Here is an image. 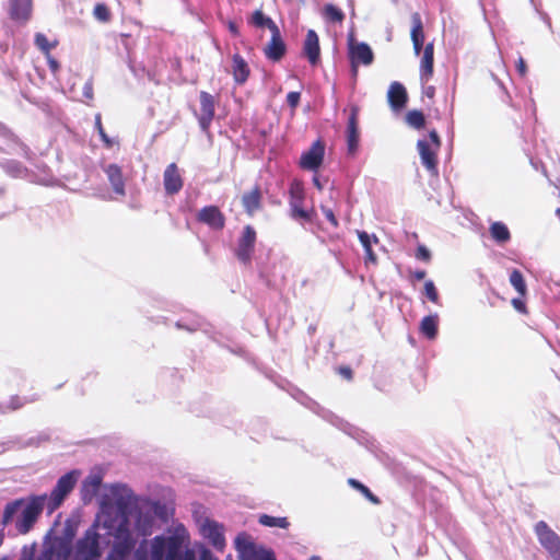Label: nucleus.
Segmentation results:
<instances>
[{
	"mask_svg": "<svg viewBox=\"0 0 560 560\" xmlns=\"http://www.w3.org/2000/svg\"><path fill=\"white\" fill-rule=\"evenodd\" d=\"M112 498L104 497L101 501L100 512L97 514V524L107 533H118L120 530H131L130 514L133 504L132 492L124 486H113L110 488Z\"/></svg>",
	"mask_w": 560,
	"mask_h": 560,
	"instance_id": "f257e3e1",
	"label": "nucleus"
},
{
	"mask_svg": "<svg viewBox=\"0 0 560 560\" xmlns=\"http://www.w3.org/2000/svg\"><path fill=\"white\" fill-rule=\"evenodd\" d=\"M189 542V534L183 525L175 527L172 535L155 536L151 540L152 560H196L192 549H186L182 555V549Z\"/></svg>",
	"mask_w": 560,
	"mask_h": 560,
	"instance_id": "f03ea898",
	"label": "nucleus"
},
{
	"mask_svg": "<svg viewBox=\"0 0 560 560\" xmlns=\"http://www.w3.org/2000/svg\"><path fill=\"white\" fill-rule=\"evenodd\" d=\"M47 508V495H33L27 500L18 499L8 503L3 510L2 523H11L13 517L20 513L16 521V528L21 534H26L33 527L44 508Z\"/></svg>",
	"mask_w": 560,
	"mask_h": 560,
	"instance_id": "7ed1b4c3",
	"label": "nucleus"
},
{
	"mask_svg": "<svg viewBox=\"0 0 560 560\" xmlns=\"http://www.w3.org/2000/svg\"><path fill=\"white\" fill-rule=\"evenodd\" d=\"M107 535L113 537V542L106 560H152L148 540L142 539L138 542L132 530L118 529V533Z\"/></svg>",
	"mask_w": 560,
	"mask_h": 560,
	"instance_id": "20e7f679",
	"label": "nucleus"
},
{
	"mask_svg": "<svg viewBox=\"0 0 560 560\" xmlns=\"http://www.w3.org/2000/svg\"><path fill=\"white\" fill-rule=\"evenodd\" d=\"M101 526L97 521L88 528L75 545L74 560H101L100 534L96 528Z\"/></svg>",
	"mask_w": 560,
	"mask_h": 560,
	"instance_id": "39448f33",
	"label": "nucleus"
},
{
	"mask_svg": "<svg viewBox=\"0 0 560 560\" xmlns=\"http://www.w3.org/2000/svg\"><path fill=\"white\" fill-rule=\"evenodd\" d=\"M79 477V471L71 470L61 476L49 497H47V510L52 513L57 510L66 499V497L74 489Z\"/></svg>",
	"mask_w": 560,
	"mask_h": 560,
	"instance_id": "423d86ee",
	"label": "nucleus"
},
{
	"mask_svg": "<svg viewBox=\"0 0 560 560\" xmlns=\"http://www.w3.org/2000/svg\"><path fill=\"white\" fill-rule=\"evenodd\" d=\"M195 518L201 536L208 539L217 550L223 551L225 548L223 524L203 515H196Z\"/></svg>",
	"mask_w": 560,
	"mask_h": 560,
	"instance_id": "0eeeda50",
	"label": "nucleus"
},
{
	"mask_svg": "<svg viewBox=\"0 0 560 560\" xmlns=\"http://www.w3.org/2000/svg\"><path fill=\"white\" fill-rule=\"evenodd\" d=\"M535 533L541 546L553 560H560V537L546 522L540 521L535 526Z\"/></svg>",
	"mask_w": 560,
	"mask_h": 560,
	"instance_id": "6e6552de",
	"label": "nucleus"
},
{
	"mask_svg": "<svg viewBox=\"0 0 560 560\" xmlns=\"http://www.w3.org/2000/svg\"><path fill=\"white\" fill-rule=\"evenodd\" d=\"M256 231L252 225H246L237 240L235 248L236 258L245 266L250 265L255 252Z\"/></svg>",
	"mask_w": 560,
	"mask_h": 560,
	"instance_id": "1a4fd4ad",
	"label": "nucleus"
},
{
	"mask_svg": "<svg viewBox=\"0 0 560 560\" xmlns=\"http://www.w3.org/2000/svg\"><path fill=\"white\" fill-rule=\"evenodd\" d=\"M71 542L62 537L52 538L37 560H70Z\"/></svg>",
	"mask_w": 560,
	"mask_h": 560,
	"instance_id": "9d476101",
	"label": "nucleus"
},
{
	"mask_svg": "<svg viewBox=\"0 0 560 560\" xmlns=\"http://www.w3.org/2000/svg\"><path fill=\"white\" fill-rule=\"evenodd\" d=\"M349 59L352 74L355 77L358 73V65L370 66L374 60V54L366 43L350 42Z\"/></svg>",
	"mask_w": 560,
	"mask_h": 560,
	"instance_id": "9b49d317",
	"label": "nucleus"
},
{
	"mask_svg": "<svg viewBox=\"0 0 560 560\" xmlns=\"http://www.w3.org/2000/svg\"><path fill=\"white\" fill-rule=\"evenodd\" d=\"M325 156V144L322 140H316L311 148L303 152L300 158V166L307 171H317L323 164Z\"/></svg>",
	"mask_w": 560,
	"mask_h": 560,
	"instance_id": "f8f14e48",
	"label": "nucleus"
},
{
	"mask_svg": "<svg viewBox=\"0 0 560 560\" xmlns=\"http://www.w3.org/2000/svg\"><path fill=\"white\" fill-rule=\"evenodd\" d=\"M200 100V115L198 116V122L200 129L207 132L214 117L215 101L213 95L206 91H201L199 95Z\"/></svg>",
	"mask_w": 560,
	"mask_h": 560,
	"instance_id": "ddd939ff",
	"label": "nucleus"
},
{
	"mask_svg": "<svg viewBox=\"0 0 560 560\" xmlns=\"http://www.w3.org/2000/svg\"><path fill=\"white\" fill-rule=\"evenodd\" d=\"M270 33L271 38L264 48V54L268 60L278 62L284 57L287 52V45L281 36L279 27Z\"/></svg>",
	"mask_w": 560,
	"mask_h": 560,
	"instance_id": "4468645a",
	"label": "nucleus"
},
{
	"mask_svg": "<svg viewBox=\"0 0 560 560\" xmlns=\"http://www.w3.org/2000/svg\"><path fill=\"white\" fill-rule=\"evenodd\" d=\"M417 149L420 155L421 164L431 174H438L436 153L439 150H435V148L432 147L429 140L425 138L418 140Z\"/></svg>",
	"mask_w": 560,
	"mask_h": 560,
	"instance_id": "2eb2a0df",
	"label": "nucleus"
},
{
	"mask_svg": "<svg viewBox=\"0 0 560 560\" xmlns=\"http://www.w3.org/2000/svg\"><path fill=\"white\" fill-rule=\"evenodd\" d=\"M358 107L353 106L347 124V150L349 155H354L359 148Z\"/></svg>",
	"mask_w": 560,
	"mask_h": 560,
	"instance_id": "dca6fc26",
	"label": "nucleus"
},
{
	"mask_svg": "<svg viewBox=\"0 0 560 560\" xmlns=\"http://www.w3.org/2000/svg\"><path fill=\"white\" fill-rule=\"evenodd\" d=\"M33 0H9V16L16 23H26L32 15Z\"/></svg>",
	"mask_w": 560,
	"mask_h": 560,
	"instance_id": "f3484780",
	"label": "nucleus"
},
{
	"mask_svg": "<svg viewBox=\"0 0 560 560\" xmlns=\"http://www.w3.org/2000/svg\"><path fill=\"white\" fill-rule=\"evenodd\" d=\"M303 52L312 66H316L320 57L319 39L314 30H308L303 43Z\"/></svg>",
	"mask_w": 560,
	"mask_h": 560,
	"instance_id": "a211bd4d",
	"label": "nucleus"
},
{
	"mask_svg": "<svg viewBox=\"0 0 560 560\" xmlns=\"http://www.w3.org/2000/svg\"><path fill=\"white\" fill-rule=\"evenodd\" d=\"M164 189L167 195L178 192L183 187V179L175 163L166 166L163 175Z\"/></svg>",
	"mask_w": 560,
	"mask_h": 560,
	"instance_id": "6ab92c4d",
	"label": "nucleus"
},
{
	"mask_svg": "<svg viewBox=\"0 0 560 560\" xmlns=\"http://www.w3.org/2000/svg\"><path fill=\"white\" fill-rule=\"evenodd\" d=\"M387 100L393 110L398 112L402 109L408 100L405 86L399 82H393L387 92Z\"/></svg>",
	"mask_w": 560,
	"mask_h": 560,
	"instance_id": "aec40b11",
	"label": "nucleus"
},
{
	"mask_svg": "<svg viewBox=\"0 0 560 560\" xmlns=\"http://www.w3.org/2000/svg\"><path fill=\"white\" fill-rule=\"evenodd\" d=\"M232 74L236 84H244L250 74V69L246 60L240 55L234 54L232 57Z\"/></svg>",
	"mask_w": 560,
	"mask_h": 560,
	"instance_id": "412c9836",
	"label": "nucleus"
},
{
	"mask_svg": "<svg viewBox=\"0 0 560 560\" xmlns=\"http://www.w3.org/2000/svg\"><path fill=\"white\" fill-rule=\"evenodd\" d=\"M411 42L413 46V50L416 55H420L421 50H424L423 44H424V33H423V24L421 21V16L419 13H413L411 15Z\"/></svg>",
	"mask_w": 560,
	"mask_h": 560,
	"instance_id": "4be33fe9",
	"label": "nucleus"
},
{
	"mask_svg": "<svg viewBox=\"0 0 560 560\" xmlns=\"http://www.w3.org/2000/svg\"><path fill=\"white\" fill-rule=\"evenodd\" d=\"M434 46L433 43L425 45L420 62V79L428 82L433 74Z\"/></svg>",
	"mask_w": 560,
	"mask_h": 560,
	"instance_id": "5701e85b",
	"label": "nucleus"
},
{
	"mask_svg": "<svg viewBox=\"0 0 560 560\" xmlns=\"http://www.w3.org/2000/svg\"><path fill=\"white\" fill-rule=\"evenodd\" d=\"M419 330L429 340H434L439 331V315L424 316L420 322Z\"/></svg>",
	"mask_w": 560,
	"mask_h": 560,
	"instance_id": "b1692460",
	"label": "nucleus"
},
{
	"mask_svg": "<svg viewBox=\"0 0 560 560\" xmlns=\"http://www.w3.org/2000/svg\"><path fill=\"white\" fill-rule=\"evenodd\" d=\"M105 173L114 191L117 194H124L125 182L121 168L117 164H109L105 167Z\"/></svg>",
	"mask_w": 560,
	"mask_h": 560,
	"instance_id": "393cba45",
	"label": "nucleus"
},
{
	"mask_svg": "<svg viewBox=\"0 0 560 560\" xmlns=\"http://www.w3.org/2000/svg\"><path fill=\"white\" fill-rule=\"evenodd\" d=\"M153 521L152 515L139 511L135 522L136 537L141 536L145 539L147 536H150L152 534Z\"/></svg>",
	"mask_w": 560,
	"mask_h": 560,
	"instance_id": "a878e982",
	"label": "nucleus"
},
{
	"mask_svg": "<svg viewBox=\"0 0 560 560\" xmlns=\"http://www.w3.org/2000/svg\"><path fill=\"white\" fill-rule=\"evenodd\" d=\"M358 237L365 252V264H376L377 257L372 249V243H378V238L375 235H370L365 231H358Z\"/></svg>",
	"mask_w": 560,
	"mask_h": 560,
	"instance_id": "bb28decb",
	"label": "nucleus"
},
{
	"mask_svg": "<svg viewBox=\"0 0 560 560\" xmlns=\"http://www.w3.org/2000/svg\"><path fill=\"white\" fill-rule=\"evenodd\" d=\"M0 166L11 177L23 178L27 176V168L16 160H2Z\"/></svg>",
	"mask_w": 560,
	"mask_h": 560,
	"instance_id": "cd10ccee",
	"label": "nucleus"
},
{
	"mask_svg": "<svg viewBox=\"0 0 560 560\" xmlns=\"http://www.w3.org/2000/svg\"><path fill=\"white\" fill-rule=\"evenodd\" d=\"M197 221L217 230L222 229L225 222L222 212H197Z\"/></svg>",
	"mask_w": 560,
	"mask_h": 560,
	"instance_id": "c85d7f7f",
	"label": "nucleus"
},
{
	"mask_svg": "<svg viewBox=\"0 0 560 560\" xmlns=\"http://www.w3.org/2000/svg\"><path fill=\"white\" fill-rule=\"evenodd\" d=\"M101 486V478L97 476L89 477L83 481L81 493L83 501H91Z\"/></svg>",
	"mask_w": 560,
	"mask_h": 560,
	"instance_id": "c756f323",
	"label": "nucleus"
},
{
	"mask_svg": "<svg viewBox=\"0 0 560 560\" xmlns=\"http://www.w3.org/2000/svg\"><path fill=\"white\" fill-rule=\"evenodd\" d=\"M261 191L255 186L250 191L245 192L242 197V203L245 210H256L260 206Z\"/></svg>",
	"mask_w": 560,
	"mask_h": 560,
	"instance_id": "7c9ffc66",
	"label": "nucleus"
},
{
	"mask_svg": "<svg viewBox=\"0 0 560 560\" xmlns=\"http://www.w3.org/2000/svg\"><path fill=\"white\" fill-rule=\"evenodd\" d=\"M249 23L256 27H267L270 32L278 28V25L273 22V20L265 15L261 10H256L252 14Z\"/></svg>",
	"mask_w": 560,
	"mask_h": 560,
	"instance_id": "2f4dec72",
	"label": "nucleus"
},
{
	"mask_svg": "<svg viewBox=\"0 0 560 560\" xmlns=\"http://www.w3.org/2000/svg\"><path fill=\"white\" fill-rule=\"evenodd\" d=\"M510 283L518 293L520 296L526 298L527 285L523 273L518 269H513L510 273Z\"/></svg>",
	"mask_w": 560,
	"mask_h": 560,
	"instance_id": "473e14b6",
	"label": "nucleus"
},
{
	"mask_svg": "<svg viewBox=\"0 0 560 560\" xmlns=\"http://www.w3.org/2000/svg\"><path fill=\"white\" fill-rule=\"evenodd\" d=\"M235 549L238 552V558L244 555V552H247L248 550L256 547L255 542L253 541L252 537L245 533L242 532L237 534L234 540Z\"/></svg>",
	"mask_w": 560,
	"mask_h": 560,
	"instance_id": "72a5a7b5",
	"label": "nucleus"
},
{
	"mask_svg": "<svg viewBox=\"0 0 560 560\" xmlns=\"http://www.w3.org/2000/svg\"><path fill=\"white\" fill-rule=\"evenodd\" d=\"M36 400H37L36 396H33L30 399H27V398L21 397L19 395H13L10 397V399L4 408H2L0 406V411L1 412L16 411V410L21 409L22 407H24V405H26L28 402H34Z\"/></svg>",
	"mask_w": 560,
	"mask_h": 560,
	"instance_id": "f704fd0d",
	"label": "nucleus"
},
{
	"mask_svg": "<svg viewBox=\"0 0 560 560\" xmlns=\"http://www.w3.org/2000/svg\"><path fill=\"white\" fill-rule=\"evenodd\" d=\"M490 234L492 238L499 243H505L511 238L509 229L502 222L492 223L490 226Z\"/></svg>",
	"mask_w": 560,
	"mask_h": 560,
	"instance_id": "c9c22d12",
	"label": "nucleus"
},
{
	"mask_svg": "<svg viewBox=\"0 0 560 560\" xmlns=\"http://www.w3.org/2000/svg\"><path fill=\"white\" fill-rule=\"evenodd\" d=\"M348 483L353 489L360 491L373 504H380L381 503V500L378 499V497H376L365 485H363L359 480L350 478L348 480Z\"/></svg>",
	"mask_w": 560,
	"mask_h": 560,
	"instance_id": "e433bc0d",
	"label": "nucleus"
},
{
	"mask_svg": "<svg viewBox=\"0 0 560 560\" xmlns=\"http://www.w3.org/2000/svg\"><path fill=\"white\" fill-rule=\"evenodd\" d=\"M259 523L264 526L279 528H288L290 525L287 517H275L267 514L260 515Z\"/></svg>",
	"mask_w": 560,
	"mask_h": 560,
	"instance_id": "4c0bfd02",
	"label": "nucleus"
},
{
	"mask_svg": "<svg viewBox=\"0 0 560 560\" xmlns=\"http://www.w3.org/2000/svg\"><path fill=\"white\" fill-rule=\"evenodd\" d=\"M406 122L415 128V129H421L425 125V117L421 110H409L406 115Z\"/></svg>",
	"mask_w": 560,
	"mask_h": 560,
	"instance_id": "58836bf2",
	"label": "nucleus"
},
{
	"mask_svg": "<svg viewBox=\"0 0 560 560\" xmlns=\"http://www.w3.org/2000/svg\"><path fill=\"white\" fill-rule=\"evenodd\" d=\"M34 43L36 47L46 55H48L49 51L57 45V42L50 43L46 35L43 33L35 34Z\"/></svg>",
	"mask_w": 560,
	"mask_h": 560,
	"instance_id": "ea45409f",
	"label": "nucleus"
},
{
	"mask_svg": "<svg viewBox=\"0 0 560 560\" xmlns=\"http://www.w3.org/2000/svg\"><path fill=\"white\" fill-rule=\"evenodd\" d=\"M271 552V550L255 547L247 552H244V555L240 557V560H264L267 558V555H270Z\"/></svg>",
	"mask_w": 560,
	"mask_h": 560,
	"instance_id": "a19ab883",
	"label": "nucleus"
},
{
	"mask_svg": "<svg viewBox=\"0 0 560 560\" xmlns=\"http://www.w3.org/2000/svg\"><path fill=\"white\" fill-rule=\"evenodd\" d=\"M423 292L432 303L440 304V295L432 280L425 281Z\"/></svg>",
	"mask_w": 560,
	"mask_h": 560,
	"instance_id": "79ce46f5",
	"label": "nucleus"
},
{
	"mask_svg": "<svg viewBox=\"0 0 560 560\" xmlns=\"http://www.w3.org/2000/svg\"><path fill=\"white\" fill-rule=\"evenodd\" d=\"M324 11L326 18L332 22H341L345 18L343 12L334 4H326Z\"/></svg>",
	"mask_w": 560,
	"mask_h": 560,
	"instance_id": "37998d69",
	"label": "nucleus"
},
{
	"mask_svg": "<svg viewBox=\"0 0 560 560\" xmlns=\"http://www.w3.org/2000/svg\"><path fill=\"white\" fill-rule=\"evenodd\" d=\"M291 192V210L298 211V210H304L301 205V198H302V188L299 185L292 186L290 189Z\"/></svg>",
	"mask_w": 560,
	"mask_h": 560,
	"instance_id": "c03bdc74",
	"label": "nucleus"
},
{
	"mask_svg": "<svg viewBox=\"0 0 560 560\" xmlns=\"http://www.w3.org/2000/svg\"><path fill=\"white\" fill-rule=\"evenodd\" d=\"M95 129L97 130L102 141L105 143L106 147H112L113 141L110 138L106 135L103 125H102V117L101 114L95 115Z\"/></svg>",
	"mask_w": 560,
	"mask_h": 560,
	"instance_id": "a18cd8bd",
	"label": "nucleus"
},
{
	"mask_svg": "<svg viewBox=\"0 0 560 560\" xmlns=\"http://www.w3.org/2000/svg\"><path fill=\"white\" fill-rule=\"evenodd\" d=\"M94 16L100 21H107L109 19V11L103 3H98L94 7Z\"/></svg>",
	"mask_w": 560,
	"mask_h": 560,
	"instance_id": "49530a36",
	"label": "nucleus"
},
{
	"mask_svg": "<svg viewBox=\"0 0 560 560\" xmlns=\"http://www.w3.org/2000/svg\"><path fill=\"white\" fill-rule=\"evenodd\" d=\"M511 304L514 307V310L517 311L518 313L524 314V315L528 314V308L525 303V298H522V296L514 298V299H512Z\"/></svg>",
	"mask_w": 560,
	"mask_h": 560,
	"instance_id": "de8ad7c7",
	"label": "nucleus"
},
{
	"mask_svg": "<svg viewBox=\"0 0 560 560\" xmlns=\"http://www.w3.org/2000/svg\"><path fill=\"white\" fill-rule=\"evenodd\" d=\"M416 258L422 260L424 262H429L431 260V253L424 245H419L416 250Z\"/></svg>",
	"mask_w": 560,
	"mask_h": 560,
	"instance_id": "09e8293b",
	"label": "nucleus"
},
{
	"mask_svg": "<svg viewBox=\"0 0 560 560\" xmlns=\"http://www.w3.org/2000/svg\"><path fill=\"white\" fill-rule=\"evenodd\" d=\"M300 100H301V93L300 92H296V91H292V92H289L287 94V103L288 105L294 109L298 107L299 103H300Z\"/></svg>",
	"mask_w": 560,
	"mask_h": 560,
	"instance_id": "8fccbe9b",
	"label": "nucleus"
},
{
	"mask_svg": "<svg viewBox=\"0 0 560 560\" xmlns=\"http://www.w3.org/2000/svg\"><path fill=\"white\" fill-rule=\"evenodd\" d=\"M0 137L5 138V139H10L13 142H15V143L19 142V139L2 122H0Z\"/></svg>",
	"mask_w": 560,
	"mask_h": 560,
	"instance_id": "3c124183",
	"label": "nucleus"
},
{
	"mask_svg": "<svg viewBox=\"0 0 560 560\" xmlns=\"http://www.w3.org/2000/svg\"><path fill=\"white\" fill-rule=\"evenodd\" d=\"M337 372L339 375H341L347 381H352V378H353L352 369L348 365L339 366Z\"/></svg>",
	"mask_w": 560,
	"mask_h": 560,
	"instance_id": "603ef678",
	"label": "nucleus"
},
{
	"mask_svg": "<svg viewBox=\"0 0 560 560\" xmlns=\"http://www.w3.org/2000/svg\"><path fill=\"white\" fill-rule=\"evenodd\" d=\"M83 96L88 100H93L94 93H93V81L92 79L88 80L82 90Z\"/></svg>",
	"mask_w": 560,
	"mask_h": 560,
	"instance_id": "864d4df0",
	"label": "nucleus"
},
{
	"mask_svg": "<svg viewBox=\"0 0 560 560\" xmlns=\"http://www.w3.org/2000/svg\"><path fill=\"white\" fill-rule=\"evenodd\" d=\"M429 142L431 143L432 147L435 148V150H440L441 148V139L438 135V132L435 130H431L429 132Z\"/></svg>",
	"mask_w": 560,
	"mask_h": 560,
	"instance_id": "5fc2aeb1",
	"label": "nucleus"
},
{
	"mask_svg": "<svg viewBox=\"0 0 560 560\" xmlns=\"http://www.w3.org/2000/svg\"><path fill=\"white\" fill-rule=\"evenodd\" d=\"M316 212H292V217L295 220L311 221Z\"/></svg>",
	"mask_w": 560,
	"mask_h": 560,
	"instance_id": "6e6d98bb",
	"label": "nucleus"
},
{
	"mask_svg": "<svg viewBox=\"0 0 560 560\" xmlns=\"http://www.w3.org/2000/svg\"><path fill=\"white\" fill-rule=\"evenodd\" d=\"M199 560H218V559L212 555V552L208 548L202 546L200 548Z\"/></svg>",
	"mask_w": 560,
	"mask_h": 560,
	"instance_id": "4d7b16f0",
	"label": "nucleus"
},
{
	"mask_svg": "<svg viewBox=\"0 0 560 560\" xmlns=\"http://www.w3.org/2000/svg\"><path fill=\"white\" fill-rule=\"evenodd\" d=\"M324 215L326 221L329 222L331 226L336 228L338 225L335 212H324Z\"/></svg>",
	"mask_w": 560,
	"mask_h": 560,
	"instance_id": "13d9d810",
	"label": "nucleus"
},
{
	"mask_svg": "<svg viewBox=\"0 0 560 560\" xmlns=\"http://www.w3.org/2000/svg\"><path fill=\"white\" fill-rule=\"evenodd\" d=\"M48 58V66L51 72L56 73L59 69V63L56 59H54L49 54L47 55Z\"/></svg>",
	"mask_w": 560,
	"mask_h": 560,
	"instance_id": "bf43d9fd",
	"label": "nucleus"
},
{
	"mask_svg": "<svg viewBox=\"0 0 560 560\" xmlns=\"http://www.w3.org/2000/svg\"><path fill=\"white\" fill-rule=\"evenodd\" d=\"M228 28L230 31V33L234 36H238L240 35V31H238V26L235 22L233 21H229L228 22Z\"/></svg>",
	"mask_w": 560,
	"mask_h": 560,
	"instance_id": "052dcab7",
	"label": "nucleus"
},
{
	"mask_svg": "<svg viewBox=\"0 0 560 560\" xmlns=\"http://www.w3.org/2000/svg\"><path fill=\"white\" fill-rule=\"evenodd\" d=\"M516 66L520 74L524 75L526 73V63L522 57H520Z\"/></svg>",
	"mask_w": 560,
	"mask_h": 560,
	"instance_id": "680f3d73",
	"label": "nucleus"
},
{
	"mask_svg": "<svg viewBox=\"0 0 560 560\" xmlns=\"http://www.w3.org/2000/svg\"><path fill=\"white\" fill-rule=\"evenodd\" d=\"M434 93H435V89L434 86H427L424 90H423V94L425 96H428L429 98H432L434 96Z\"/></svg>",
	"mask_w": 560,
	"mask_h": 560,
	"instance_id": "e2e57ef3",
	"label": "nucleus"
},
{
	"mask_svg": "<svg viewBox=\"0 0 560 560\" xmlns=\"http://www.w3.org/2000/svg\"><path fill=\"white\" fill-rule=\"evenodd\" d=\"M412 276H413V278H415L416 280L420 281V280H422V279H424V278H425L427 272H425V270H417V271H415V272H413V275H412Z\"/></svg>",
	"mask_w": 560,
	"mask_h": 560,
	"instance_id": "0e129e2a",
	"label": "nucleus"
},
{
	"mask_svg": "<svg viewBox=\"0 0 560 560\" xmlns=\"http://www.w3.org/2000/svg\"><path fill=\"white\" fill-rule=\"evenodd\" d=\"M550 184L555 186V188L558 190L560 196V179L557 178L555 182L549 178ZM556 210H560V206L556 208Z\"/></svg>",
	"mask_w": 560,
	"mask_h": 560,
	"instance_id": "69168bd1",
	"label": "nucleus"
},
{
	"mask_svg": "<svg viewBox=\"0 0 560 560\" xmlns=\"http://www.w3.org/2000/svg\"><path fill=\"white\" fill-rule=\"evenodd\" d=\"M313 182H314V185L317 186L319 189L323 188L317 176H314Z\"/></svg>",
	"mask_w": 560,
	"mask_h": 560,
	"instance_id": "338daca9",
	"label": "nucleus"
},
{
	"mask_svg": "<svg viewBox=\"0 0 560 560\" xmlns=\"http://www.w3.org/2000/svg\"><path fill=\"white\" fill-rule=\"evenodd\" d=\"M264 560H277V559H276L275 553L272 551L270 555H267V558H265Z\"/></svg>",
	"mask_w": 560,
	"mask_h": 560,
	"instance_id": "774afa93",
	"label": "nucleus"
}]
</instances>
